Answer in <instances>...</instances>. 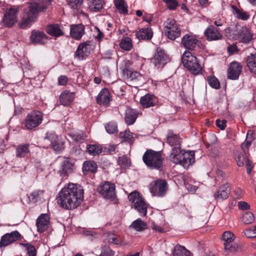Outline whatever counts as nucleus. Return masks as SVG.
Segmentation results:
<instances>
[{
  "label": "nucleus",
  "instance_id": "52",
  "mask_svg": "<svg viewBox=\"0 0 256 256\" xmlns=\"http://www.w3.org/2000/svg\"><path fill=\"white\" fill-rule=\"evenodd\" d=\"M207 82L208 84L212 88L218 89L220 88V84L217 78L214 76H208L207 78Z\"/></svg>",
  "mask_w": 256,
  "mask_h": 256
},
{
  "label": "nucleus",
  "instance_id": "26",
  "mask_svg": "<svg viewBox=\"0 0 256 256\" xmlns=\"http://www.w3.org/2000/svg\"><path fill=\"white\" fill-rule=\"evenodd\" d=\"M156 102V98L154 95L150 94H147L142 96L140 100V104L145 108L154 106Z\"/></svg>",
  "mask_w": 256,
  "mask_h": 256
},
{
  "label": "nucleus",
  "instance_id": "59",
  "mask_svg": "<svg viewBox=\"0 0 256 256\" xmlns=\"http://www.w3.org/2000/svg\"><path fill=\"white\" fill-rule=\"evenodd\" d=\"M251 144V140H248L247 139L243 142L241 144V148L243 150L245 154H246V152H248V148Z\"/></svg>",
  "mask_w": 256,
  "mask_h": 256
},
{
  "label": "nucleus",
  "instance_id": "39",
  "mask_svg": "<svg viewBox=\"0 0 256 256\" xmlns=\"http://www.w3.org/2000/svg\"><path fill=\"white\" fill-rule=\"evenodd\" d=\"M30 152L29 144H20L16 148V156L18 158L24 157Z\"/></svg>",
  "mask_w": 256,
  "mask_h": 256
},
{
  "label": "nucleus",
  "instance_id": "57",
  "mask_svg": "<svg viewBox=\"0 0 256 256\" xmlns=\"http://www.w3.org/2000/svg\"><path fill=\"white\" fill-rule=\"evenodd\" d=\"M237 32L238 31H236V28L234 29H232L230 28H227L225 29L226 34L230 39L235 40V38L232 37L236 34Z\"/></svg>",
  "mask_w": 256,
  "mask_h": 256
},
{
  "label": "nucleus",
  "instance_id": "29",
  "mask_svg": "<svg viewBox=\"0 0 256 256\" xmlns=\"http://www.w3.org/2000/svg\"><path fill=\"white\" fill-rule=\"evenodd\" d=\"M46 32L54 37H59L64 34V33L58 24H50L46 26Z\"/></svg>",
  "mask_w": 256,
  "mask_h": 256
},
{
  "label": "nucleus",
  "instance_id": "13",
  "mask_svg": "<svg viewBox=\"0 0 256 256\" xmlns=\"http://www.w3.org/2000/svg\"><path fill=\"white\" fill-rule=\"evenodd\" d=\"M21 235L17 230L6 233L1 237L0 247H6L14 242L20 239Z\"/></svg>",
  "mask_w": 256,
  "mask_h": 256
},
{
  "label": "nucleus",
  "instance_id": "23",
  "mask_svg": "<svg viewBox=\"0 0 256 256\" xmlns=\"http://www.w3.org/2000/svg\"><path fill=\"white\" fill-rule=\"evenodd\" d=\"M110 101V96L108 88L102 89L96 97V102L100 105L108 106Z\"/></svg>",
  "mask_w": 256,
  "mask_h": 256
},
{
  "label": "nucleus",
  "instance_id": "12",
  "mask_svg": "<svg viewBox=\"0 0 256 256\" xmlns=\"http://www.w3.org/2000/svg\"><path fill=\"white\" fill-rule=\"evenodd\" d=\"M99 192L106 199H113L116 196L115 186L109 182H106L98 188Z\"/></svg>",
  "mask_w": 256,
  "mask_h": 256
},
{
  "label": "nucleus",
  "instance_id": "22",
  "mask_svg": "<svg viewBox=\"0 0 256 256\" xmlns=\"http://www.w3.org/2000/svg\"><path fill=\"white\" fill-rule=\"evenodd\" d=\"M30 40L34 44H44L47 40L46 35L42 32L32 30L30 36Z\"/></svg>",
  "mask_w": 256,
  "mask_h": 256
},
{
  "label": "nucleus",
  "instance_id": "64",
  "mask_svg": "<svg viewBox=\"0 0 256 256\" xmlns=\"http://www.w3.org/2000/svg\"><path fill=\"white\" fill-rule=\"evenodd\" d=\"M67 77L65 76H60L58 78V84L60 85L66 84L67 82Z\"/></svg>",
  "mask_w": 256,
  "mask_h": 256
},
{
  "label": "nucleus",
  "instance_id": "21",
  "mask_svg": "<svg viewBox=\"0 0 256 256\" xmlns=\"http://www.w3.org/2000/svg\"><path fill=\"white\" fill-rule=\"evenodd\" d=\"M166 55L164 52L162 50H157V52L154 56L150 61L151 62L158 68L160 67L162 68L166 64Z\"/></svg>",
  "mask_w": 256,
  "mask_h": 256
},
{
  "label": "nucleus",
  "instance_id": "40",
  "mask_svg": "<svg viewBox=\"0 0 256 256\" xmlns=\"http://www.w3.org/2000/svg\"><path fill=\"white\" fill-rule=\"evenodd\" d=\"M247 66L250 70L253 73L256 74V53L250 54L246 58Z\"/></svg>",
  "mask_w": 256,
  "mask_h": 256
},
{
  "label": "nucleus",
  "instance_id": "16",
  "mask_svg": "<svg viewBox=\"0 0 256 256\" xmlns=\"http://www.w3.org/2000/svg\"><path fill=\"white\" fill-rule=\"evenodd\" d=\"M242 67L240 64L236 62L230 63L228 70V78L230 80H237L242 72Z\"/></svg>",
  "mask_w": 256,
  "mask_h": 256
},
{
  "label": "nucleus",
  "instance_id": "35",
  "mask_svg": "<svg viewBox=\"0 0 256 256\" xmlns=\"http://www.w3.org/2000/svg\"><path fill=\"white\" fill-rule=\"evenodd\" d=\"M103 0H88V8L92 12H98L103 8Z\"/></svg>",
  "mask_w": 256,
  "mask_h": 256
},
{
  "label": "nucleus",
  "instance_id": "43",
  "mask_svg": "<svg viewBox=\"0 0 256 256\" xmlns=\"http://www.w3.org/2000/svg\"><path fill=\"white\" fill-rule=\"evenodd\" d=\"M120 48L126 51H130L132 48V40L128 37L123 38L120 42Z\"/></svg>",
  "mask_w": 256,
  "mask_h": 256
},
{
  "label": "nucleus",
  "instance_id": "42",
  "mask_svg": "<svg viewBox=\"0 0 256 256\" xmlns=\"http://www.w3.org/2000/svg\"><path fill=\"white\" fill-rule=\"evenodd\" d=\"M167 142L170 146H177L180 144V141L178 135L174 134L172 131L170 130L167 136Z\"/></svg>",
  "mask_w": 256,
  "mask_h": 256
},
{
  "label": "nucleus",
  "instance_id": "2",
  "mask_svg": "<svg viewBox=\"0 0 256 256\" xmlns=\"http://www.w3.org/2000/svg\"><path fill=\"white\" fill-rule=\"evenodd\" d=\"M46 8V6L42 4L37 3L30 4L28 8L24 10V15L20 22L18 23V26L22 29L30 28L34 22L38 14L40 12H44Z\"/></svg>",
  "mask_w": 256,
  "mask_h": 256
},
{
  "label": "nucleus",
  "instance_id": "18",
  "mask_svg": "<svg viewBox=\"0 0 256 256\" xmlns=\"http://www.w3.org/2000/svg\"><path fill=\"white\" fill-rule=\"evenodd\" d=\"M50 224V217L48 214H41L37 218L36 226L38 230L40 232H42L46 230Z\"/></svg>",
  "mask_w": 256,
  "mask_h": 256
},
{
  "label": "nucleus",
  "instance_id": "46",
  "mask_svg": "<svg viewBox=\"0 0 256 256\" xmlns=\"http://www.w3.org/2000/svg\"><path fill=\"white\" fill-rule=\"evenodd\" d=\"M106 130L109 134H114L118 132L117 123L114 121L109 122L104 124Z\"/></svg>",
  "mask_w": 256,
  "mask_h": 256
},
{
  "label": "nucleus",
  "instance_id": "36",
  "mask_svg": "<svg viewBox=\"0 0 256 256\" xmlns=\"http://www.w3.org/2000/svg\"><path fill=\"white\" fill-rule=\"evenodd\" d=\"M114 4L120 14L126 15L128 14V6L124 0H114Z\"/></svg>",
  "mask_w": 256,
  "mask_h": 256
},
{
  "label": "nucleus",
  "instance_id": "11",
  "mask_svg": "<svg viewBox=\"0 0 256 256\" xmlns=\"http://www.w3.org/2000/svg\"><path fill=\"white\" fill-rule=\"evenodd\" d=\"M168 190V184L166 180L158 179L154 182L150 188V192L154 196H163Z\"/></svg>",
  "mask_w": 256,
  "mask_h": 256
},
{
  "label": "nucleus",
  "instance_id": "25",
  "mask_svg": "<svg viewBox=\"0 0 256 256\" xmlns=\"http://www.w3.org/2000/svg\"><path fill=\"white\" fill-rule=\"evenodd\" d=\"M198 40L194 36L186 34L182 39V44L183 46L188 50H192L196 46Z\"/></svg>",
  "mask_w": 256,
  "mask_h": 256
},
{
  "label": "nucleus",
  "instance_id": "51",
  "mask_svg": "<svg viewBox=\"0 0 256 256\" xmlns=\"http://www.w3.org/2000/svg\"><path fill=\"white\" fill-rule=\"evenodd\" d=\"M22 244L26 248V254L28 256H36V250L34 246L30 244Z\"/></svg>",
  "mask_w": 256,
  "mask_h": 256
},
{
  "label": "nucleus",
  "instance_id": "45",
  "mask_svg": "<svg viewBox=\"0 0 256 256\" xmlns=\"http://www.w3.org/2000/svg\"><path fill=\"white\" fill-rule=\"evenodd\" d=\"M83 171L94 173L97 170V164L94 161H86L82 166Z\"/></svg>",
  "mask_w": 256,
  "mask_h": 256
},
{
  "label": "nucleus",
  "instance_id": "5",
  "mask_svg": "<svg viewBox=\"0 0 256 256\" xmlns=\"http://www.w3.org/2000/svg\"><path fill=\"white\" fill-rule=\"evenodd\" d=\"M128 198L132 202V206L134 208L140 216H146V215L148 205L138 192H131L128 195Z\"/></svg>",
  "mask_w": 256,
  "mask_h": 256
},
{
  "label": "nucleus",
  "instance_id": "1",
  "mask_svg": "<svg viewBox=\"0 0 256 256\" xmlns=\"http://www.w3.org/2000/svg\"><path fill=\"white\" fill-rule=\"evenodd\" d=\"M84 191L81 186L70 184L62 188L56 198L57 202L60 207L66 210L76 208L82 201Z\"/></svg>",
  "mask_w": 256,
  "mask_h": 256
},
{
  "label": "nucleus",
  "instance_id": "3",
  "mask_svg": "<svg viewBox=\"0 0 256 256\" xmlns=\"http://www.w3.org/2000/svg\"><path fill=\"white\" fill-rule=\"evenodd\" d=\"M142 160L148 168L160 171L163 167L164 158L161 152L150 149L144 153Z\"/></svg>",
  "mask_w": 256,
  "mask_h": 256
},
{
  "label": "nucleus",
  "instance_id": "60",
  "mask_svg": "<svg viewBox=\"0 0 256 256\" xmlns=\"http://www.w3.org/2000/svg\"><path fill=\"white\" fill-rule=\"evenodd\" d=\"M216 126L221 130H224L226 127V121L225 120H220L218 119L216 121Z\"/></svg>",
  "mask_w": 256,
  "mask_h": 256
},
{
  "label": "nucleus",
  "instance_id": "37",
  "mask_svg": "<svg viewBox=\"0 0 256 256\" xmlns=\"http://www.w3.org/2000/svg\"><path fill=\"white\" fill-rule=\"evenodd\" d=\"M130 227L134 228L136 231L142 232L147 228V224L140 218H138L134 221Z\"/></svg>",
  "mask_w": 256,
  "mask_h": 256
},
{
  "label": "nucleus",
  "instance_id": "27",
  "mask_svg": "<svg viewBox=\"0 0 256 256\" xmlns=\"http://www.w3.org/2000/svg\"><path fill=\"white\" fill-rule=\"evenodd\" d=\"M74 97V92L66 90L62 92L60 96V103L64 106H68L73 101Z\"/></svg>",
  "mask_w": 256,
  "mask_h": 256
},
{
  "label": "nucleus",
  "instance_id": "48",
  "mask_svg": "<svg viewBox=\"0 0 256 256\" xmlns=\"http://www.w3.org/2000/svg\"><path fill=\"white\" fill-rule=\"evenodd\" d=\"M86 151L90 154H98L102 152V148L100 146L96 144H88L86 147Z\"/></svg>",
  "mask_w": 256,
  "mask_h": 256
},
{
  "label": "nucleus",
  "instance_id": "19",
  "mask_svg": "<svg viewBox=\"0 0 256 256\" xmlns=\"http://www.w3.org/2000/svg\"><path fill=\"white\" fill-rule=\"evenodd\" d=\"M122 74L124 77L130 81H141L143 76L136 71H132L128 69L126 66L122 70Z\"/></svg>",
  "mask_w": 256,
  "mask_h": 256
},
{
  "label": "nucleus",
  "instance_id": "63",
  "mask_svg": "<svg viewBox=\"0 0 256 256\" xmlns=\"http://www.w3.org/2000/svg\"><path fill=\"white\" fill-rule=\"evenodd\" d=\"M112 56V51L110 50H108L104 52L102 54V58L104 59H111Z\"/></svg>",
  "mask_w": 256,
  "mask_h": 256
},
{
  "label": "nucleus",
  "instance_id": "50",
  "mask_svg": "<svg viewBox=\"0 0 256 256\" xmlns=\"http://www.w3.org/2000/svg\"><path fill=\"white\" fill-rule=\"evenodd\" d=\"M248 158L246 154H243L240 152H236L235 153V159L237 162V164L239 166H244L246 160Z\"/></svg>",
  "mask_w": 256,
  "mask_h": 256
},
{
  "label": "nucleus",
  "instance_id": "58",
  "mask_svg": "<svg viewBox=\"0 0 256 256\" xmlns=\"http://www.w3.org/2000/svg\"><path fill=\"white\" fill-rule=\"evenodd\" d=\"M108 241L109 242L118 244L120 243L121 240L120 238L118 237L114 234H112L108 236Z\"/></svg>",
  "mask_w": 256,
  "mask_h": 256
},
{
  "label": "nucleus",
  "instance_id": "44",
  "mask_svg": "<svg viewBox=\"0 0 256 256\" xmlns=\"http://www.w3.org/2000/svg\"><path fill=\"white\" fill-rule=\"evenodd\" d=\"M134 134L131 132L130 130L128 129L124 132H120V138L122 139V141L126 142L132 144L134 141Z\"/></svg>",
  "mask_w": 256,
  "mask_h": 256
},
{
  "label": "nucleus",
  "instance_id": "15",
  "mask_svg": "<svg viewBox=\"0 0 256 256\" xmlns=\"http://www.w3.org/2000/svg\"><path fill=\"white\" fill-rule=\"evenodd\" d=\"M204 35L208 41L218 40L222 39V34L218 28L214 26H209L204 30Z\"/></svg>",
  "mask_w": 256,
  "mask_h": 256
},
{
  "label": "nucleus",
  "instance_id": "32",
  "mask_svg": "<svg viewBox=\"0 0 256 256\" xmlns=\"http://www.w3.org/2000/svg\"><path fill=\"white\" fill-rule=\"evenodd\" d=\"M183 150L180 147H174L171 151L170 156V160L171 162L176 164H179L181 162Z\"/></svg>",
  "mask_w": 256,
  "mask_h": 256
},
{
  "label": "nucleus",
  "instance_id": "14",
  "mask_svg": "<svg viewBox=\"0 0 256 256\" xmlns=\"http://www.w3.org/2000/svg\"><path fill=\"white\" fill-rule=\"evenodd\" d=\"M46 140L50 142V146L54 150L60 151L64 150V142L60 140L55 133H46Z\"/></svg>",
  "mask_w": 256,
  "mask_h": 256
},
{
  "label": "nucleus",
  "instance_id": "41",
  "mask_svg": "<svg viewBox=\"0 0 256 256\" xmlns=\"http://www.w3.org/2000/svg\"><path fill=\"white\" fill-rule=\"evenodd\" d=\"M190 252L184 246L180 244L176 245L172 252L173 256H190Z\"/></svg>",
  "mask_w": 256,
  "mask_h": 256
},
{
  "label": "nucleus",
  "instance_id": "34",
  "mask_svg": "<svg viewBox=\"0 0 256 256\" xmlns=\"http://www.w3.org/2000/svg\"><path fill=\"white\" fill-rule=\"evenodd\" d=\"M44 195V191L40 190H36L27 195L29 202L36 203L40 200Z\"/></svg>",
  "mask_w": 256,
  "mask_h": 256
},
{
  "label": "nucleus",
  "instance_id": "8",
  "mask_svg": "<svg viewBox=\"0 0 256 256\" xmlns=\"http://www.w3.org/2000/svg\"><path fill=\"white\" fill-rule=\"evenodd\" d=\"M164 31L170 39L174 40L180 36V30L174 20L168 19L164 22Z\"/></svg>",
  "mask_w": 256,
  "mask_h": 256
},
{
  "label": "nucleus",
  "instance_id": "20",
  "mask_svg": "<svg viewBox=\"0 0 256 256\" xmlns=\"http://www.w3.org/2000/svg\"><path fill=\"white\" fill-rule=\"evenodd\" d=\"M194 152H186L183 150L181 162H180L179 164L182 165L184 167H188L189 166L194 163Z\"/></svg>",
  "mask_w": 256,
  "mask_h": 256
},
{
  "label": "nucleus",
  "instance_id": "53",
  "mask_svg": "<svg viewBox=\"0 0 256 256\" xmlns=\"http://www.w3.org/2000/svg\"><path fill=\"white\" fill-rule=\"evenodd\" d=\"M167 8L170 10H175L178 6L176 0H163Z\"/></svg>",
  "mask_w": 256,
  "mask_h": 256
},
{
  "label": "nucleus",
  "instance_id": "6",
  "mask_svg": "<svg viewBox=\"0 0 256 256\" xmlns=\"http://www.w3.org/2000/svg\"><path fill=\"white\" fill-rule=\"evenodd\" d=\"M19 10L16 6L6 8L4 12L1 22L2 26L12 28L18 21Z\"/></svg>",
  "mask_w": 256,
  "mask_h": 256
},
{
  "label": "nucleus",
  "instance_id": "10",
  "mask_svg": "<svg viewBox=\"0 0 256 256\" xmlns=\"http://www.w3.org/2000/svg\"><path fill=\"white\" fill-rule=\"evenodd\" d=\"M236 28L238 32L232 37L235 40L246 44L248 43L252 40L253 35L247 27L236 26Z\"/></svg>",
  "mask_w": 256,
  "mask_h": 256
},
{
  "label": "nucleus",
  "instance_id": "38",
  "mask_svg": "<svg viewBox=\"0 0 256 256\" xmlns=\"http://www.w3.org/2000/svg\"><path fill=\"white\" fill-rule=\"evenodd\" d=\"M232 8L234 10V14L236 16L237 18L242 20H246L250 18V15L248 12L244 11L242 10L238 9L234 6H232Z\"/></svg>",
  "mask_w": 256,
  "mask_h": 256
},
{
  "label": "nucleus",
  "instance_id": "55",
  "mask_svg": "<svg viewBox=\"0 0 256 256\" xmlns=\"http://www.w3.org/2000/svg\"><path fill=\"white\" fill-rule=\"evenodd\" d=\"M114 252L108 246H104L102 248L100 256H114Z\"/></svg>",
  "mask_w": 256,
  "mask_h": 256
},
{
  "label": "nucleus",
  "instance_id": "30",
  "mask_svg": "<svg viewBox=\"0 0 256 256\" xmlns=\"http://www.w3.org/2000/svg\"><path fill=\"white\" fill-rule=\"evenodd\" d=\"M73 164L68 158L64 160L62 164L61 168L59 170L60 176L64 178L72 172Z\"/></svg>",
  "mask_w": 256,
  "mask_h": 256
},
{
  "label": "nucleus",
  "instance_id": "62",
  "mask_svg": "<svg viewBox=\"0 0 256 256\" xmlns=\"http://www.w3.org/2000/svg\"><path fill=\"white\" fill-rule=\"evenodd\" d=\"M119 162L122 166H128L130 164L128 160L125 156L120 157L119 158Z\"/></svg>",
  "mask_w": 256,
  "mask_h": 256
},
{
  "label": "nucleus",
  "instance_id": "56",
  "mask_svg": "<svg viewBox=\"0 0 256 256\" xmlns=\"http://www.w3.org/2000/svg\"><path fill=\"white\" fill-rule=\"evenodd\" d=\"M244 234L245 236L248 238H254L256 237V226H254L252 228L246 230Z\"/></svg>",
  "mask_w": 256,
  "mask_h": 256
},
{
  "label": "nucleus",
  "instance_id": "61",
  "mask_svg": "<svg viewBox=\"0 0 256 256\" xmlns=\"http://www.w3.org/2000/svg\"><path fill=\"white\" fill-rule=\"evenodd\" d=\"M238 208L242 210H248L250 206L246 202L240 201L238 203Z\"/></svg>",
  "mask_w": 256,
  "mask_h": 256
},
{
  "label": "nucleus",
  "instance_id": "28",
  "mask_svg": "<svg viewBox=\"0 0 256 256\" xmlns=\"http://www.w3.org/2000/svg\"><path fill=\"white\" fill-rule=\"evenodd\" d=\"M84 32V27L82 24L72 25L70 26V34L76 40H80Z\"/></svg>",
  "mask_w": 256,
  "mask_h": 256
},
{
  "label": "nucleus",
  "instance_id": "4",
  "mask_svg": "<svg viewBox=\"0 0 256 256\" xmlns=\"http://www.w3.org/2000/svg\"><path fill=\"white\" fill-rule=\"evenodd\" d=\"M184 66L192 74L196 76L202 74V68L198 61L197 58L190 52H185L182 58Z\"/></svg>",
  "mask_w": 256,
  "mask_h": 256
},
{
  "label": "nucleus",
  "instance_id": "7",
  "mask_svg": "<svg viewBox=\"0 0 256 256\" xmlns=\"http://www.w3.org/2000/svg\"><path fill=\"white\" fill-rule=\"evenodd\" d=\"M43 120V114L39 110H32L28 113L24 120V125L26 129L32 130L40 124Z\"/></svg>",
  "mask_w": 256,
  "mask_h": 256
},
{
  "label": "nucleus",
  "instance_id": "47",
  "mask_svg": "<svg viewBox=\"0 0 256 256\" xmlns=\"http://www.w3.org/2000/svg\"><path fill=\"white\" fill-rule=\"evenodd\" d=\"M69 136L74 140L78 142H82L86 138L85 134L82 131L72 132Z\"/></svg>",
  "mask_w": 256,
  "mask_h": 256
},
{
  "label": "nucleus",
  "instance_id": "24",
  "mask_svg": "<svg viewBox=\"0 0 256 256\" xmlns=\"http://www.w3.org/2000/svg\"><path fill=\"white\" fill-rule=\"evenodd\" d=\"M230 193L229 184H226L220 188L217 192L214 194V196L218 200H223L228 197Z\"/></svg>",
  "mask_w": 256,
  "mask_h": 256
},
{
  "label": "nucleus",
  "instance_id": "9",
  "mask_svg": "<svg viewBox=\"0 0 256 256\" xmlns=\"http://www.w3.org/2000/svg\"><path fill=\"white\" fill-rule=\"evenodd\" d=\"M94 45L90 41L80 44L75 52V58L79 60L84 58L94 51Z\"/></svg>",
  "mask_w": 256,
  "mask_h": 256
},
{
  "label": "nucleus",
  "instance_id": "33",
  "mask_svg": "<svg viewBox=\"0 0 256 256\" xmlns=\"http://www.w3.org/2000/svg\"><path fill=\"white\" fill-rule=\"evenodd\" d=\"M136 36L138 40H150L153 36V32L150 28H144L136 32Z\"/></svg>",
  "mask_w": 256,
  "mask_h": 256
},
{
  "label": "nucleus",
  "instance_id": "31",
  "mask_svg": "<svg viewBox=\"0 0 256 256\" xmlns=\"http://www.w3.org/2000/svg\"><path fill=\"white\" fill-rule=\"evenodd\" d=\"M138 115V112L134 109L128 108L125 112L124 120L128 125H132L134 123Z\"/></svg>",
  "mask_w": 256,
  "mask_h": 256
},
{
  "label": "nucleus",
  "instance_id": "54",
  "mask_svg": "<svg viewBox=\"0 0 256 256\" xmlns=\"http://www.w3.org/2000/svg\"><path fill=\"white\" fill-rule=\"evenodd\" d=\"M68 6L72 9L76 10L81 6L83 0H66Z\"/></svg>",
  "mask_w": 256,
  "mask_h": 256
},
{
  "label": "nucleus",
  "instance_id": "49",
  "mask_svg": "<svg viewBox=\"0 0 256 256\" xmlns=\"http://www.w3.org/2000/svg\"><path fill=\"white\" fill-rule=\"evenodd\" d=\"M242 220L245 224H251L254 220V216L250 212H246L242 214Z\"/></svg>",
  "mask_w": 256,
  "mask_h": 256
},
{
  "label": "nucleus",
  "instance_id": "17",
  "mask_svg": "<svg viewBox=\"0 0 256 256\" xmlns=\"http://www.w3.org/2000/svg\"><path fill=\"white\" fill-rule=\"evenodd\" d=\"M234 239V234L230 231H226L224 232L222 234V240H224L225 250L230 252H234L237 248L236 244H232L231 243Z\"/></svg>",
  "mask_w": 256,
  "mask_h": 256
}]
</instances>
